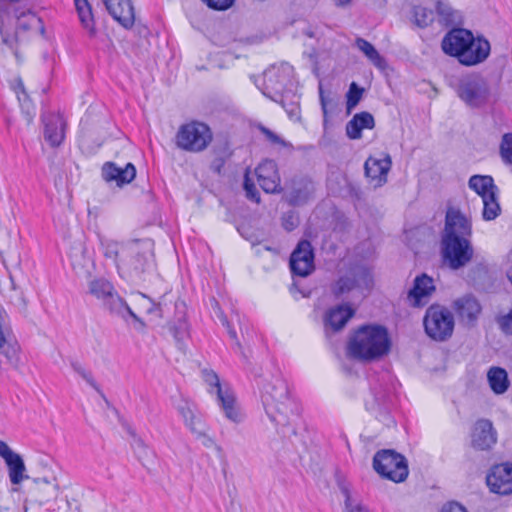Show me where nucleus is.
I'll use <instances>...</instances> for the list:
<instances>
[{
  "label": "nucleus",
  "mask_w": 512,
  "mask_h": 512,
  "mask_svg": "<svg viewBox=\"0 0 512 512\" xmlns=\"http://www.w3.org/2000/svg\"><path fill=\"white\" fill-rule=\"evenodd\" d=\"M102 306L113 316L120 317L124 320H127V317L133 318V320L138 324V330H143L145 328V323L131 310V308L128 306L125 300L120 297L116 290L112 291L102 301Z\"/></svg>",
  "instance_id": "20"
},
{
  "label": "nucleus",
  "mask_w": 512,
  "mask_h": 512,
  "mask_svg": "<svg viewBox=\"0 0 512 512\" xmlns=\"http://www.w3.org/2000/svg\"><path fill=\"white\" fill-rule=\"evenodd\" d=\"M497 440L492 422L487 419L478 420L472 431V446L478 450L490 449Z\"/></svg>",
  "instance_id": "23"
},
{
  "label": "nucleus",
  "mask_w": 512,
  "mask_h": 512,
  "mask_svg": "<svg viewBox=\"0 0 512 512\" xmlns=\"http://www.w3.org/2000/svg\"><path fill=\"white\" fill-rule=\"evenodd\" d=\"M258 183L266 193L280 192V176L277 164L273 160H265L255 169Z\"/></svg>",
  "instance_id": "19"
},
{
  "label": "nucleus",
  "mask_w": 512,
  "mask_h": 512,
  "mask_svg": "<svg viewBox=\"0 0 512 512\" xmlns=\"http://www.w3.org/2000/svg\"><path fill=\"white\" fill-rule=\"evenodd\" d=\"M472 223L459 209L449 207L441 232L443 263L452 270L465 267L473 258Z\"/></svg>",
  "instance_id": "1"
},
{
  "label": "nucleus",
  "mask_w": 512,
  "mask_h": 512,
  "mask_svg": "<svg viewBox=\"0 0 512 512\" xmlns=\"http://www.w3.org/2000/svg\"><path fill=\"white\" fill-rule=\"evenodd\" d=\"M391 349L388 330L381 325H363L350 337L347 354L356 360L372 362L387 355Z\"/></svg>",
  "instance_id": "4"
},
{
  "label": "nucleus",
  "mask_w": 512,
  "mask_h": 512,
  "mask_svg": "<svg viewBox=\"0 0 512 512\" xmlns=\"http://www.w3.org/2000/svg\"><path fill=\"white\" fill-rule=\"evenodd\" d=\"M436 8L442 23L447 26L455 23L454 11L448 4L438 2Z\"/></svg>",
  "instance_id": "47"
},
{
  "label": "nucleus",
  "mask_w": 512,
  "mask_h": 512,
  "mask_svg": "<svg viewBox=\"0 0 512 512\" xmlns=\"http://www.w3.org/2000/svg\"><path fill=\"white\" fill-rule=\"evenodd\" d=\"M148 313H155L159 318L163 317L160 305L153 304V306L148 309Z\"/></svg>",
  "instance_id": "59"
},
{
  "label": "nucleus",
  "mask_w": 512,
  "mask_h": 512,
  "mask_svg": "<svg viewBox=\"0 0 512 512\" xmlns=\"http://www.w3.org/2000/svg\"><path fill=\"white\" fill-rule=\"evenodd\" d=\"M131 435L133 437L131 445L134 449V452H137L139 450H146L148 446L144 443V441L140 437H138L134 432H131Z\"/></svg>",
  "instance_id": "56"
},
{
  "label": "nucleus",
  "mask_w": 512,
  "mask_h": 512,
  "mask_svg": "<svg viewBox=\"0 0 512 512\" xmlns=\"http://www.w3.org/2000/svg\"><path fill=\"white\" fill-rule=\"evenodd\" d=\"M114 290L112 283L103 277L93 278L88 283L89 293L101 302Z\"/></svg>",
  "instance_id": "37"
},
{
  "label": "nucleus",
  "mask_w": 512,
  "mask_h": 512,
  "mask_svg": "<svg viewBox=\"0 0 512 512\" xmlns=\"http://www.w3.org/2000/svg\"><path fill=\"white\" fill-rule=\"evenodd\" d=\"M439 512H468L467 509L456 501L444 504Z\"/></svg>",
  "instance_id": "53"
},
{
  "label": "nucleus",
  "mask_w": 512,
  "mask_h": 512,
  "mask_svg": "<svg viewBox=\"0 0 512 512\" xmlns=\"http://www.w3.org/2000/svg\"><path fill=\"white\" fill-rule=\"evenodd\" d=\"M490 491L499 495L512 493V464L495 465L486 477Z\"/></svg>",
  "instance_id": "15"
},
{
  "label": "nucleus",
  "mask_w": 512,
  "mask_h": 512,
  "mask_svg": "<svg viewBox=\"0 0 512 512\" xmlns=\"http://www.w3.org/2000/svg\"><path fill=\"white\" fill-rule=\"evenodd\" d=\"M290 270L293 276L306 277L314 269V252L308 240H301L290 256Z\"/></svg>",
  "instance_id": "12"
},
{
  "label": "nucleus",
  "mask_w": 512,
  "mask_h": 512,
  "mask_svg": "<svg viewBox=\"0 0 512 512\" xmlns=\"http://www.w3.org/2000/svg\"><path fill=\"white\" fill-rule=\"evenodd\" d=\"M102 253L111 259L122 278L139 277L150 265L151 244L148 240L117 242L100 238Z\"/></svg>",
  "instance_id": "3"
},
{
  "label": "nucleus",
  "mask_w": 512,
  "mask_h": 512,
  "mask_svg": "<svg viewBox=\"0 0 512 512\" xmlns=\"http://www.w3.org/2000/svg\"><path fill=\"white\" fill-rule=\"evenodd\" d=\"M315 191L314 183L307 177H296L291 182L289 192V202L292 205H302L306 203Z\"/></svg>",
  "instance_id": "26"
},
{
  "label": "nucleus",
  "mask_w": 512,
  "mask_h": 512,
  "mask_svg": "<svg viewBox=\"0 0 512 512\" xmlns=\"http://www.w3.org/2000/svg\"><path fill=\"white\" fill-rule=\"evenodd\" d=\"M15 16L17 18L16 25V35L20 33V31H28L33 28L41 27V19L36 16L30 10L27 11H15Z\"/></svg>",
  "instance_id": "35"
},
{
  "label": "nucleus",
  "mask_w": 512,
  "mask_h": 512,
  "mask_svg": "<svg viewBox=\"0 0 512 512\" xmlns=\"http://www.w3.org/2000/svg\"><path fill=\"white\" fill-rule=\"evenodd\" d=\"M261 132L265 135V137L273 144H278L281 146H288L289 144L280 138L277 134L266 127H261Z\"/></svg>",
  "instance_id": "52"
},
{
  "label": "nucleus",
  "mask_w": 512,
  "mask_h": 512,
  "mask_svg": "<svg viewBox=\"0 0 512 512\" xmlns=\"http://www.w3.org/2000/svg\"><path fill=\"white\" fill-rule=\"evenodd\" d=\"M454 89L459 99L472 109L484 107L491 96L490 84L480 73L460 76Z\"/></svg>",
  "instance_id": "6"
},
{
  "label": "nucleus",
  "mask_w": 512,
  "mask_h": 512,
  "mask_svg": "<svg viewBox=\"0 0 512 512\" xmlns=\"http://www.w3.org/2000/svg\"><path fill=\"white\" fill-rule=\"evenodd\" d=\"M243 188L245 190L246 197L249 200L254 201L256 203L260 202V194H259L254 182L250 179L249 172H246V174L244 176Z\"/></svg>",
  "instance_id": "48"
},
{
  "label": "nucleus",
  "mask_w": 512,
  "mask_h": 512,
  "mask_svg": "<svg viewBox=\"0 0 512 512\" xmlns=\"http://www.w3.org/2000/svg\"><path fill=\"white\" fill-rule=\"evenodd\" d=\"M487 379L491 390L495 394H503L509 388L508 374L501 367H491L487 373Z\"/></svg>",
  "instance_id": "30"
},
{
  "label": "nucleus",
  "mask_w": 512,
  "mask_h": 512,
  "mask_svg": "<svg viewBox=\"0 0 512 512\" xmlns=\"http://www.w3.org/2000/svg\"><path fill=\"white\" fill-rule=\"evenodd\" d=\"M391 166L392 161L388 154L380 159L370 156L364 164L365 175L374 187H380L387 182Z\"/></svg>",
  "instance_id": "18"
},
{
  "label": "nucleus",
  "mask_w": 512,
  "mask_h": 512,
  "mask_svg": "<svg viewBox=\"0 0 512 512\" xmlns=\"http://www.w3.org/2000/svg\"><path fill=\"white\" fill-rule=\"evenodd\" d=\"M507 277H508V279L510 280V282L512 284V267L508 270Z\"/></svg>",
  "instance_id": "64"
},
{
  "label": "nucleus",
  "mask_w": 512,
  "mask_h": 512,
  "mask_svg": "<svg viewBox=\"0 0 512 512\" xmlns=\"http://www.w3.org/2000/svg\"><path fill=\"white\" fill-rule=\"evenodd\" d=\"M392 405V395L386 390L379 388L372 389V400L365 403L366 409L375 414L377 418L385 422H392L389 409Z\"/></svg>",
  "instance_id": "22"
},
{
  "label": "nucleus",
  "mask_w": 512,
  "mask_h": 512,
  "mask_svg": "<svg viewBox=\"0 0 512 512\" xmlns=\"http://www.w3.org/2000/svg\"><path fill=\"white\" fill-rule=\"evenodd\" d=\"M472 32L464 28H453L448 31L442 39L441 47L445 54L455 57L457 60L460 56H467L465 48L470 43Z\"/></svg>",
  "instance_id": "16"
},
{
  "label": "nucleus",
  "mask_w": 512,
  "mask_h": 512,
  "mask_svg": "<svg viewBox=\"0 0 512 512\" xmlns=\"http://www.w3.org/2000/svg\"><path fill=\"white\" fill-rule=\"evenodd\" d=\"M319 98H320L323 115H324V118L326 119L327 114H328V105L332 103V100L328 99L325 96L322 85H319Z\"/></svg>",
  "instance_id": "55"
},
{
  "label": "nucleus",
  "mask_w": 512,
  "mask_h": 512,
  "mask_svg": "<svg viewBox=\"0 0 512 512\" xmlns=\"http://www.w3.org/2000/svg\"><path fill=\"white\" fill-rule=\"evenodd\" d=\"M339 5L348 4L351 0H336Z\"/></svg>",
  "instance_id": "63"
},
{
  "label": "nucleus",
  "mask_w": 512,
  "mask_h": 512,
  "mask_svg": "<svg viewBox=\"0 0 512 512\" xmlns=\"http://www.w3.org/2000/svg\"><path fill=\"white\" fill-rule=\"evenodd\" d=\"M375 120L371 113H356L346 124V134L350 139H359L363 129H373Z\"/></svg>",
  "instance_id": "29"
},
{
  "label": "nucleus",
  "mask_w": 512,
  "mask_h": 512,
  "mask_svg": "<svg viewBox=\"0 0 512 512\" xmlns=\"http://www.w3.org/2000/svg\"><path fill=\"white\" fill-rule=\"evenodd\" d=\"M71 367L78 375H80L88 385H90L94 390H96L99 394L102 395V391L100 386L95 381L92 373L88 370H86L81 363L77 361H73L71 363Z\"/></svg>",
  "instance_id": "45"
},
{
  "label": "nucleus",
  "mask_w": 512,
  "mask_h": 512,
  "mask_svg": "<svg viewBox=\"0 0 512 512\" xmlns=\"http://www.w3.org/2000/svg\"><path fill=\"white\" fill-rule=\"evenodd\" d=\"M339 488L345 498L344 504L347 512H370L366 506L352 498L350 490L346 484L340 483Z\"/></svg>",
  "instance_id": "42"
},
{
  "label": "nucleus",
  "mask_w": 512,
  "mask_h": 512,
  "mask_svg": "<svg viewBox=\"0 0 512 512\" xmlns=\"http://www.w3.org/2000/svg\"><path fill=\"white\" fill-rule=\"evenodd\" d=\"M373 285V278L369 270L363 267H354L347 273L340 276L330 285V291L335 298L339 299L351 291H369Z\"/></svg>",
  "instance_id": "11"
},
{
  "label": "nucleus",
  "mask_w": 512,
  "mask_h": 512,
  "mask_svg": "<svg viewBox=\"0 0 512 512\" xmlns=\"http://www.w3.org/2000/svg\"><path fill=\"white\" fill-rule=\"evenodd\" d=\"M202 376L205 383L210 386L208 390L209 393H215L217 403L223 410L227 419L234 423H240L243 420V416L235 405V396L230 389L222 388L219 377L213 370L204 369Z\"/></svg>",
  "instance_id": "10"
},
{
  "label": "nucleus",
  "mask_w": 512,
  "mask_h": 512,
  "mask_svg": "<svg viewBox=\"0 0 512 512\" xmlns=\"http://www.w3.org/2000/svg\"><path fill=\"white\" fill-rule=\"evenodd\" d=\"M261 399L266 414L276 425L289 424V413L293 412L295 404L290 399L286 381L280 376L264 383L261 388Z\"/></svg>",
  "instance_id": "5"
},
{
  "label": "nucleus",
  "mask_w": 512,
  "mask_h": 512,
  "mask_svg": "<svg viewBox=\"0 0 512 512\" xmlns=\"http://www.w3.org/2000/svg\"><path fill=\"white\" fill-rule=\"evenodd\" d=\"M109 14L128 29L134 25L135 12L131 0H103Z\"/></svg>",
  "instance_id": "21"
},
{
  "label": "nucleus",
  "mask_w": 512,
  "mask_h": 512,
  "mask_svg": "<svg viewBox=\"0 0 512 512\" xmlns=\"http://www.w3.org/2000/svg\"><path fill=\"white\" fill-rule=\"evenodd\" d=\"M499 153L503 163L512 166V133H505L502 136Z\"/></svg>",
  "instance_id": "44"
},
{
  "label": "nucleus",
  "mask_w": 512,
  "mask_h": 512,
  "mask_svg": "<svg viewBox=\"0 0 512 512\" xmlns=\"http://www.w3.org/2000/svg\"><path fill=\"white\" fill-rule=\"evenodd\" d=\"M412 19L417 27L425 28L434 21V12L420 5L414 6L412 9Z\"/></svg>",
  "instance_id": "39"
},
{
  "label": "nucleus",
  "mask_w": 512,
  "mask_h": 512,
  "mask_svg": "<svg viewBox=\"0 0 512 512\" xmlns=\"http://www.w3.org/2000/svg\"><path fill=\"white\" fill-rule=\"evenodd\" d=\"M177 410L184 419L186 426L191 430V425H197V420H202L201 417L195 415L194 406L187 402L182 401L178 406Z\"/></svg>",
  "instance_id": "43"
},
{
  "label": "nucleus",
  "mask_w": 512,
  "mask_h": 512,
  "mask_svg": "<svg viewBox=\"0 0 512 512\" xmlns=\"http://www.w3.org/2000/svg\"><path fill=\"white\" fill-rule=\"evenodd\" d=\"M423 325L428 337L438 342H444L453 334L454 316L448 308L432 304L425 312Z\"/></svg>",
  "instance_id": "7"
},
{
  "label": "nucleus",
  "mask_w": 512,
  "mask_h": 512,
  "mask_svg": "<svg viewBox=\"0 0 512 512\" xmlns=\"http://www.w3.org/2000/svg\"><path fill=\"white\" fill-rule=\"evenodd\" d=\"M53 490H54L53 495L56 497V496L58 495V490H59V488H58V485H57V484H54V485H53Z\"/></svg>",
  "instance_id": "62"
},
{
  "label": "nucleus",
  "mask_w": 512,
  "mask_h": 512,
  "mask_svg": "<svg viewBox=\"0 0 512 512\" xmlns=\"http://www.w3.org/2000/svg\"><path fill=\"white\" fill-rule=\"evenodd\" d=\"M1 34H2V40L3 42L6 44V45H9L11 46L12 45V42L10 41V39L8 37H6L3 32L1 31Z\"/></svg>",
  "instance_id": "60"
},
{
  "label": "nucleus",
  "mask_w": 512,
  "mask_h": 512,
  "mask_svg": "<svg viewBox=\"0 0 512 512\" xmlns=\"http://www.w3.org/2000/svg\"><path fill=\"white\" fill-rule=\"evenodd\" d=\"M355 46L369 59L378 69L384 70L387 67L386 60L380 55L376 48L364 38L358 37Z\"/></svg>",
  "instance_id": "34"
},
{
  "label": "nucleus",
  "mask_w": 512,
  "mask_h": 512,
  "mask_svg": "<svg viewBox=\"0 0 512 512\" xmlns=\"http://www.w3.org/2000/svg\"><path fill=\"white\" fill-rule=\"evenodd\" d=\"M364 89L359 87L355 82H352L349 86V90L347 92V109L350 110L354 108L360 101L363 95Z\"/></svg>",
  "instance_id": "46"
},
{
  "label": "nucleus",
  "mask_w": 512,
  "mask_h": 512,
  "mask_svg": "<svg viewBox=\"0 0 512 512\" xmlns=\"http://www.w3.org/2000/svg\"><path fill=\"white\" fill-rule=\"evenodd\" d=\"M434 279L422 273L413 280V285L407 293V301L410 306L420 308L428 304L432 294L435 292Z\"/></svg>",
  "instance_id": "13"
},
{
  "label": "nucleus",
  "mask_w": 512,
  "mask_h": 512,
  "mask_svg": "<svg viewBox=\"0 0 512 512\" xmlns=\"http://www.w3.org/2000/svg\"><path fill=\"white\" fill-rule=\"evenodd\" d=\"M36 483H39V482H43L45 484H49L50 481L47 479V478H43V479H36L35 480Z\"/></svg>",
  "instance_id": "61"
},
{
  "label": "nucleus",
  "mask_w": 512,
  "mask_h": 512,
  "mask_svg": "<svg viewBox=\"0 0 512 512\" xmlns=\"http://www.w3.org/2000/svg\"><path fill=\"white\" fill-rule=\"evenodd\" d=\"M213 309H214L216 316L222 323V325L227 328L230 338L235 341V347H236L237 351L243 356V358L245 360H247V356L245 355L243 348H242L240 342L238 341L236 331L231 327L226 315L224 314L222 309L219 307V304L216 300H213Z\"/></svg>",
  "instance_id": "40"
},
{
  "label": "nucleus",
  "mask_w": 512,
  "mask_h": 512,
  "mask_svg": "<svg viewBox=\"0 0 512 512\" xmlns=\"http://www.w3.org/2000/svg\"><path fill=\"white\" fill-rule=\"evenodd\" d=\"M213 135L208 125L191 122L181 125L176 134V144L189 152H201L211 143Z\"/></svg>",
  "instance_id": "9"
},
{
  "label": "nucleus",
  "mask_w": 512,
  "mask_h": 512,
  "mask_svg": "<svg viewBox=\"0 0 512 512\" xmlns=\"http://www.w3.org/2000/svg\"><path fill=\"white\" fill-rule=\"evenodd\" d=\"M74 4L82 26L87 29L90 34H93L94 17L88 0H74Z\"/></svg>",
  "instance_id": "36"
},
{
  "label": "nucleus",
  "mask_w": 512,
  "mask_h": 512,
  "mask_svg": "<svg viewBox=\"0 0 512 512\" xmlns=\"http://www.w3.org/2000/svg\"><path fill=\"white\" fill-rule=\"evenodd\" d=\"M468 186L483 199L492 192H499L494 180L489 175H473L470 177Z\"/></svg>",
  "instance_id": "32"
},
{
  "label": "nucleus",
  "mask_w": 512,
  "mask_h": 512,
  "mask_svg": "<svg viewBox=\"0 0 512 512\" xmlns=\"http://www.w3.org/2000/svg\"><path fill=\"white\" fill-rule=\"evenodd\" d=\"M14 91L17 95V99L19 101L22 113L25 116V119L28 123L32 122L36 109L32 101L30 100L29 95L27 94L24 83L21 79H17L14 85Z\"/></svg>",
  "instance_id": "33"
},
{
  "label": "nucleus",
  "mask_w": 512,
  "mask_h": 512,
  "mask_svg": "<svg viewBox=\"0 0 512 512\" xmlns=\"http://www.w3.org/2000/svg\"><path fill=\"white\" fill-rule=\"evenodd\" d=\"M354 314L355 310L347 304L328 308L322 316L324 332L328 335L341 331Z\"/></svg>",
  "instance_id": "14"
},
{
  "label": "nucleus",
  "mask_w": 512,
  "mask_h": 512,
  "mask_svg": "<svg viewBox=\"0 0 512 512\" xmlns=\"http://www.w3.org/2000/svg\"><path fill=\"white\" fill-rule=\"evenodd\" d=\"M15 452L8 446V444L2 440H0V456L6 460Z\"/></svg>",
  "instance_id": "57"
},
{
  "label": "nucleus",
  "mask_w": 512,
  "mask_h": 512,
  "mask_svg": "<svg viewBox=\"0 0 512 512\" xmlns=\"http://www.w3.org/2000/svg\"><path fill=\"white\" fill-rule=\"evenodd\" d=\"M294 69L286 62L271 65L263 72L261 92L279 103L293 121L300 120V94L293 78Z\"/></svg>",
  "instance_id": "2"
},
{
  "label": "nucleus",
  "mask_w": 512,
  "mask_h": 512,
  "mask_svg": "<svg viewBox=\"0 0 512 512\" xmlns=\"http://www.w3.org/2000/svg\"><path fill=\"white\" fill-rule=\"evenodd\" d=\"M175 310V319L169 324V330L172 333L179 348H182L184 340L189 336V324L186 319L185 303L176 302Z\"/></svg>",
  "instance_id": "27"
},
{
  "label": "nucleus",
  "mask_w": 512,
  "mask_h": 512,
  "mask_svg": "<svg viewBox=\"0 0 512 512\" xmlns=\"http://www.w3.org/2000/svg\"><path fill=\"white\" fill-rule=\"evenodd\" d=\"M7 468H8V474L9 479L12 484L18 485L20 484L24 479L28 478V475H25V464L23 461V458L20 454L14 453L10 457H8L6 460H4Z\"/></svg>",
  "instance_id": "31"
},
{
  "label": "nucleus",
  "mask_w": 512,
  "mask_h": 512,
  "mask_svg": "<svg viewBox=\"0 0 512 512\" xmlns=\"http://www.w3.org/2000/svg\"><path fill=\"white\" fill-rule=\"evenodd\" d=\"M496 323L505 335L512 336V308L508 313L498 316Z\"/></svg>",
  "instance_id": "49"
},
{
  "label": "nucleus",
  "mask_w": 512,
  "mask_h": 512,
  "mask_svg": "<svg viewBox=\"0 0 512 512\" xmlns=\"http://www.w3.org/2000/svg\"><path fill=\"white\" fill-rule=\"evenodd\" d=\"M498 193L492 192L482 199L483 211L482 217L485 221H491L497 218L501 212V207L498 202Z\"/></svg>",
  "instance_id": "38"
},
{
  "label": "nucleus",
  "mask_w": 512,
  "mask_h": 512,
  "mask_svg": "<svg viewBox=\"0 0 512 512\" xmlns=\"http://www.w3.org/2000/svg\"><path fill=\"white\" fill-rule=\"evenodd\" d=\"M453 308L460 319L467 324L474 323L481 311L480 304L471 295H465L455 300Z\"/></svg>",
  "instance_id": "28"
},
{
  "label": "nucleus",
  "mask_w": 512,
  "mask_h": 512,
  "mask_svg": "<svg viewBox=\"0 0 512 512\" xmlns=\"http://www.w3.org/2000/svg\"><path fill=\"white\" fill-rule=\"evenodd\" d=\"M135 454L138 459L145 465V461H148L152 456V451L149 449V447H147L146 450H139L135 452Z\"/></svg>",
  "instance_id": "58"
},
{
  "label": "nucleus",
  "mask_w": 512,
  "mask_h": 512,
  "mask_svg": "<svg viewBox=\"0 0 512 512\" xmlns=\"http://www.w3.org/2000/svg\"><path fill=\"white\" fill-rule=\"evenodd\" d=\"M290 293L296 298V293L300 294L303 298H309L312 293V289L309 287L301 286L300 282L294 281L290 287Z\"/></svg>",
  "instance_id": "51"
},
{
  "label": "nucleus",
  "mask_w": 512,
  "mask_h": 512,
  "mask_svg": "<svg viewBox=\"0 0 512 512\" xmlns=\"http://www.w3.org/2000/svg\"><path fill=\"white\" fill-rule=\"evenodd\" d=\"M282 225L285 230L292 231L298 225V220L293 214H286L282 218Z\"/></svg>",
  "instance_id": "54"
},
{
  "label": "nucleus",
  "mask_w": 512,
  "mask_h": 512,
  "mask_svg": "<svg viewBox=\"0 0 512 512\" xmlns=\"http://www.w3.org/2000/svg\"><path fill=\"white\" fill-rule=\"evenodd\" d=\"M191 432L201 440V443L206 448L214 447L218 453L222 452L221 446L217 445L213 438L206 434L205 424L202 420H197V425H191Z\"/></svg>",
  "instance_id": "41"
},
{
  "label": "nucleus",
  "mask_w": 512,
  "mask_h": 512,
  "mask_svg": "<svg viewBox=\"0 0 512 512\" xmlns=\"http://www.w3.org/2000/svg\"><path fill=\"white\" fill-rule=\"evenodd\" d=\"M44 138L52 146H59L64 139V121L59 114L44 113Z\"/></svg>",
  "instance_id": "25"
},
{
  "label": "nucleus",
  "mask_w": 512,
  "mask_h": 512,
  "mask_svg": "<svg viewBox=\"0 0 512 512\" xmlns=\"http://www.w3.org/2000/svg\"><path fill=\"white\" fill-rule=\"evenodd\" d=\"M373 468L383 478L395 483L404 482L409 474L406 458L393 449H383L375 453Z\"/></svg>",
  "instance_id": "8"
},
{
  "label": "nucleus",
  "mask_w": 512,
  "mask_h": 512,
  "mask_svg": "<svg viewBox=\"0 0 512 512\" xmlns=\"http://www.w3.org/2000/svg\"><path fill=\"white\" fill-rule=\"evenodd\" d=\"M470 43L465 48V55L460 56L459 63L464 66H475L483 63L490 55L491 46L487 39L482 36L475 37L473 34Z\"/></svg>",
  "instance_id": "17"
},
{
  "label": "nucleus",
  "mask_w": 512,
  "mask_h": 512,
  "mask_svg": "<svg viewBox=\"0 0 512 512\" xmlns=\"http://www.w3.org/2000/svg\"><path fill=\"white\" fill-rule=\"evenodd\" d=\"M136 176V168L127 163L124 168L114 162H106L102 167V177L106 182H115L118 186L130 183Z\"/></svg>",
  "instance_id": "24"
},
{
  "label": "nucleus",
  "mask_w": 512,
  "mask_h": 512,
  "mask_svg": "<svg viewBox=\"0 0 512 512\" xmlns=\"http://www.w3.org/2000/svg\"><path fill=\"white\" fill-rule=\"evenodd\" d=\"M208 8L215 11H225L231 8L235 0H201Z\"/></svg>",
  "instance_id": "50"
}]
</instances>
